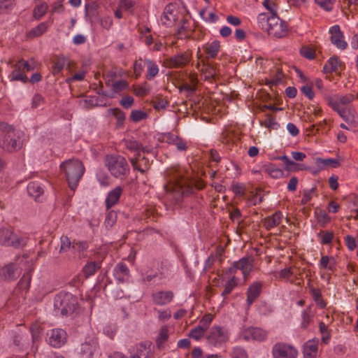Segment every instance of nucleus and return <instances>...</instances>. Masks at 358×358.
Listing matches in <instances>:
<instances>
[{"label": "nucleus", "mask_w": 358, "mask_h": 358, "mask_svg": "<svg viewBox=\"0 0 358 358\" xmlns=\"http://www.w3.org/2000/svg\"><path fill=\"white\" fill-rule=\"evenodd\" d=\"M213 320V315L211 314L205 315L199 321V325L206 331L208 329Z\"/></svg>", "instance_id": "63"}, {"label": "nucleus", "mask_w": 358, "mask_h": 358, "mask_svg": "<svg viewBox=\"0 0 358 358\" xmlns=\"http://www.w3.org/2000/svg\"><path fill=\"white\" fill-rule=\"evenodd\" d=\"M315 1L324 10L331 11L333 9L336 0H315Z\"/></svg>", "instance_id": "54"}, {"label": "nucleus", "mask_w": 358, "mask_h": 358, "mask_svg": "<svg viewBox=\"0 0 358 358\" xmlns=\"http://www.w3.org/2000/svg\"><path fill=\"white\" fill-rule=\"evenodd\" d=\"M88 247L89 245L87 241H73L72 243V248L79 252L85 251Z\"/></svg>", "instance_id": "64"}, {"label": "nucleus", "mask_w": 358, "mask_h": 358, "mask_svg": "<svg viewBox=\"0 0 358 358\" xmlns=\"http://www.w3.org/2000/svg\"><path fill=\"white\" fill-rule=\"evenodd\" d=\"M28 194L34 199L38 198L43 192V189L38 182H30L27 185Z\"/></svg>", "instance_id": "34"}, {"label": "nucleus", "mask_w": 358, "mask_h": 358, "mask_svg": "<svg viewBox=\"0 0 358 358\" xmlns=\"http://www.w3.org/2000/svg\"><path fill=\"white\" fill-rule=\"evenodd\" d=\"M131 164L134 169H136L142 173H144L148 169V159L143 157L141 162H144V165H141L136 158H131L130 159Z\"/></svg>", "instance_id": "39"}, {"label": "nucleus", "mask_w": 358, "mask_h": 358, "mask_svg": "<svg viewBox=\"0 0 358 358\" xmlns=\"http://www.w3.org/2000/svg\"><path fill=\"white\" fill-rule=\"evenodd\" d=\"M345 243L349 250L353 251L357 248L356 239L351 235H347L344 238Z\"/></svg>", "instance_id": "61"}, {"label": "nucleus", "mask_w": 358, "mask_h": 358, "mask_svg": "<svg viewBox=\"0 0 358 358\" xmlns=\"http://www.w3.org/2000/svg\"><path fill=\"white\" fill-rule=\"evenodd\" d=\"M101 268V262H89L83 268V272L86 278L95 274V273Z\"/></svg>", "instance_id": "35"}, {"label": "nucleus", "mask_w": 358, "mask_h": 358, "mask_svg": "<svg viewBox=\"0 0 358 358\" xmlns=\"http://www.w3.org/2000/svg\"><path fill=\"white\" fill-rule=\"evenodd\" d=\"M237 282L235 276H231V278L224 285V289L222 291L221 295L225 299L231 291L236 287Z\"/></svg>", "instance_id": "40"}, {"label": "nucleus", "mask_w": 358, "mask_h": 358, "mask_svg": "<svg viewBox=\"0 0 358 358\" xmlns=\"http://www.w3.org/2000/svg\"><path fill=\"white\" fill-rule=\"evenodd\" d=\"M122 190L120 186H117L108 192L106 199V207L107 209H110L118 202L122 195Z\"/></svg>", "instance_id": "25"}, {"label": "nucleus", "mask_w": 358, "mask_h": 358, "mask_svg": "<svg viewBox=\"0 0 358 358\" xmlns=\"http://www.w3.org/2000/svg\"><path fill=\"white\" fill-rule=\"evenodd\" d=\"M173 298L174 293L171 290H159L153 292L151 294L152 303L160 306L169 304Z\"/></svg>", "instance_id": "16"}, {"label": "nucleus", "mask_w": 358, "mask_h": 358, "mask_svg": "<svg viewBox=\"0 0 358 358\" xmlns=\"http://www.w3.org/2000/svg\"><path fill=\"white\" fill-rule=\"evenodd\" d=\"M262 170L273 178H280L283 176V171L271 163L264 165Z\"/></svg>", "instance_id": "32"}, {"label": "nucleus", "mask_w": 358, "mask_h": 358, "mask_svg": "<svg viewBox=\"0 0 358 358\" xmlns=\"http://www.w3.org/2000/svg\"><path fill=\"white\" fill-rule=\"evenodd\" d=\"M310 292L313 297V299L320 308H324L327 306V303L323 299L321 290L317 288H315L313 286H310Z\"/></svg>", "instance_id": "33"}, {"label": "nucleus", "mask_w": 358, "mask_h": 358, "mask_svg": "<svg viewBox=\"0 0 358 358\" xmlns=\"http://www.w3.org/2000/svg\"><path fill=\"white\" fill-rule=\"evenodd\" d=\"M22 146L18 132L7 123L0 122V147L5 151L13 152Z\"/></svg>", "instance_id": "2"}, {"label": "nucleus", "mask_w": 358, "mask_h": 358, "mask_svg": "<svg viewBox=\"0 0 358 358\" xmlns=\"http://www.w3.org/2000/svg\"><path fill=\"white\" fill-rule=\"evenodd\" d=\"M192 57L189 50L179 52L171 57L168 61V65L171 68H182L189 64Z\"/></svg>", "instance_id": "13"}, {"label": "nucleus", "mask_w": 358, "mask_h": 358, "mask_svg": "<svg viewBox=\"0 0 358 358\" xmlns=\"http://www.w3.org/2000/svg\"><path fill=\"white\" fill-rule=\"evenodd\" d=\"M60 169L64 173L71 189L75 190L85 173L83 162L79 159H69L61 164Z\"/></svg>", "instance_id": "3"}, {"label": "nucleus", "mask_w": 358, "mask_h": 358, "mask_svg": "<svg viewBox=\"0 0 358 358\" xmlns=\"http://www.w3.org/2000/svg\"><path fill=\"white\" fill-rule=\"evenodd\" d=\"M109 112L116 118L118 126H122L125 120V113L120 108H111Z\"/></svg>", "instance_id": "46"}, {"label": "nucleus", "mask_w": 358, "mask_h": 358, "mask_svg": "<svg viewBox=\"0 0 358 358\" xmlns=\"http://www.w3.org/2000/svg\"><path fill=\"white\" fill-rule=\"evenodd\" d=\"M169 338V329L167 327L164 326L161 328L158 338L157 339V347L161 349L164 347V343Z\"/></svg>", "instance_id": "41"}, {"label": "nucleus", "mask_w": 358, "mask_h": 358, "mask_svg": "<svg viewBox=\"0 0 358 358\" xmlns=\"http://www.w3.org/2000/svg\"><path fill=\"white\" fill-rule=\"evenodd\" d=\"M262 124L270 129H278L280 126L279 124L275 121V117L271 114L266 115V119L262 123Z\"/></svg>", "instance_id": "45"}, {"label": "nucleus", "mask_w": 358, "mask_h": 358, "mask_svg": "<svg viewBox=\"0 0 358 358\" xmlns=\"http://www.w3.org/2000/svg\"><path fill=\"white\" fill-rule=\"evenodd\" d=\"M318 343L314 340L308 341L303 345V353L304 358H316Z\"/></svg>", "instance_id": "26"}, {"label": "nucleus", "mask_w": 358, "mask_h": 358, "mask_svg": "<svg viewBox=\"0 0 358 358\" xmlns=\"http://www.w3.org/2000/svg\"><path fill=\"white\" fill-rule=\"evenodd\" d=\"M77 305V299L70 293H60L54 300V308L57 313L68 316L73 313Z\"/></svg>", "instance_id": "7"}, {"label": "nucleus", "mask_w": 358, "mask_h": 358, "mask_svg": "<svg viewBox=\"0 0 358 358\" xmlns=\"http://www.w3.org/2000/svg\"><path fill=\"white\" fill-rule=\"evenodd\" d=\"M282 217L283 215L282 212L276 211L272 215L266 217L262 220L263 226L266 230H271L280 224Z\"/></svg>", "instance_id": "23"}, {"label": "nucleus", "mask_w": 358, "mask_h": 358, "mask_svg": "<svg viewBox=\"0 0 358 358\" xmlns=\"http://www.w3.org/2000/svg\"><path fill=\"white\" fill-rule=\"evenodd\" d=\"M205 332V329L197 325L189 331V336L195 341H199L204 336Z\"/></svg>", "instance_id": "47"}, {"label": "nucleus", "mask_w": 358, "mask_h": 358, "mask_svg": "<svg viewBox=\"0 0 358 358\" xmlns=\"http://www.w3.org/2000/svg\"><path fill=\"white\" fill-rule=\"evenodd\" d=\"M320 331L322 334V341L324 343H328L330 340V334L328 332L327 326L322 322L320 323Z\"/></svg>", "instance_id": "59"}, {"label": "nucleus", "mask_w": 358, "mask_h": 358, "mask_svg": "<svg viewBox=\"0 0 358 358\" xmlns=\"http://www.w3.org/2000/svg\"><path fill=\"white\" fill-rule=\"evenodd\" d=\"M220 45L218 41H213L212 43L203 46L205 53L208 58H215L220 50Z\"/></svg>", "instance_id": "31"}, {"label": "nucleus", "mask_w": 358, "mask_h": 358, "mask_svg": "<svg viewBox=\"0 0 358 358\" xmlns=\"http://www.w3.org/2000/svg\"><path fill=\"white\" fill-rule=\"evenodd\" d=\"M274 358H296L298 350L292 345L285 343H277L272 348Z\"/></svg>", "instance_id": "9"}, {"label": "nucleus", "mask_w": 358, "mask_h": 358, "mask_svg": "<svg viewBox=\"0 0 358 358\" xmlns=\"http://www.w3.org/2000/svg\"><path fill=\"white\" fill-rule=\"evenodd\" d=\"M189 21L184 18L183 17L179 20V24L177 29V34L179 37L185 36V31L188 29L189 27Z\"/></svg>", "instance_id": "49"}, {"label": "nucleus", "mask_w": 358, "mask_h": 358, "mask_svg": "<svg viewBox=\"0 0 358 358\" xmlns=\"http://www.w3.org/2000/svg\"><path fill=\"white\" fill-rule=\"evenodd\" d=\"M49 344L54 348H60L67 339L66 332L62 329H53L47 334Z\"/></svg>", "instance_id": "15"}, {"label": "nucleus", "mask_w": 358, "mask_h": 358, "mask_svg": "<svg viewBox=\"0 0 358 358\" xmlns=\"http://www.w3.org/2000/svg\"><path fill=\"white\" fill-rule=\"evenodd\" d=\"M234 264L235 266H236V269L241 271L244 280H247L253 268V257H244L240 259L238 261L234 262Z\"/></svg>", "instance_id": "19"}, {"label": "nucleus", "mask_w": 358, "mask_h": 358, "mask_svg": "<svg viewBox=\"0 0 358 358\" xmlns=\"http://www.w3.org/2000/svg\"><path fill=\"white\" fill-rule=\"evenodd\" d=\"M316 188L312 187L310 189H306L303 192V196L301 199V203L305 205L308 203L312 199V194L315 192Z\"/></svg>", "instance_id": "62"}, {"label": "nucleus", "mask_w": 358, "mask_h": 358, "mask_svg": "<svg viewBox=\"0 0 358 358\" xmlns=\"http://www.w3.org/2000/svg\"><path fill=\"white\" fill-rule=\"evenodd\" d=\"M300 53L304 58L310 60L313 59L315 55V51L308 46H303L301 48Z\"/></svg>", "instance_id": "57"}, {"label": "nucleus", "mask_w": 358, "mask_h": 358, "mask_svg": "<svg viewBox=\"0 0 358 358\" xmlns=\"http://www.w3.org/2000/svg\"><path fill=\"white\" fill-rule=\"evenodd\" d=\"M150 90V85L147 82H144L134 88V94L138 96H145L149 94Z\"/></svg>", "instance_id": "44"}, {"label": "nucleus", "mask_w": 358, "mask_h": 358, "mask_svg": "<svg viewBox=\"0 0 358 358\" xmlns=\"http://www.w3.org/2000/svg\"><path fill=\"white\" fill-rule=\"evenodd\" d=\"M20 274L19 266L15 262L8 263L0 268V278L7 282L15 280Z\"/></svg>", "instance_id": "14"}, {"label": "nucleus", "mask_w": 358, "mask_h": 358, "mask_svg": "<svg viewBox=\"0 0 358 358\" xmlns=\"http://www.w3.org/2000/svg\"><path fill=\"white\" fill-rule=\"evenodd\" d=\"M342 65V62L337 56L330 57L323 67V71L325 73H331L336 72L338 67Z\"/></svg>", "instance_id": "28"}, {"label": "nucleus", "mask_w": 358, "mask_h": 358, "mask_svg": "<svg viewBox=\"0 0 358 358\" xmlns=\"http://www.w3.org/2000/svg\"><path fill=\"white\" fill-rule=\"evenodd\" d=\"M329 106L343 118L347 123L356 124L355 110L351 107L341 106L337 102L329 101Z\"/></svg>", "instance_id": "11"}, {"label": "nucleus", "mask_w": 358, "mask_h": 358, "mask_svg": "<svg viewBox=\"0 0 358 358\" xmlns=\"http://www.w3.org/2000/svg\"><path fill=\"white\" fill-rule=\"evenodd\" d=\"M146 59H143L141 57H139L136 59L134 64V71L136 76V78H138L141 76L144 68L147 66Z\"/></svg>", "instance_id": "42"}, {"label": "nucleus", "mask_w": 358, "mask_h": 358, "mask_svg": "<svg viewBox=\"0 0 358 358\" xmlns=\"http://www.w3.org/2000/svg\"><path fill=\"white\" fill-rule=\"evenodd\" d=\"M152 107L157 110H164L169 105L168 101H166L165 99L162 98V96H156L155 97L152 101Z\"/></svg>", "instance_id": "43"}, {"label": "nucleus", "mask_w": 358, "mask_h": 358, "mask_svg": "<svg viewBox=\"0 0 358 358\" xmlns=\"http://www.w3.org/2000/svg\"><path fill=\"white\" fill-rule=\"evenodd\" d=\"M48 6L46 3L37 5L34 10V16L36 20H40L47 12Z\"/></svg>", "instance_id": "48"}, {"label": "nucleus", "mask_w": 358, "mask_h": 358, "mask_svg": "<svg viewBox=\"0 0 358 358\" xmlns=\"http://www.w3.org/2000/svg\"><path fill=\"white\" fill-rule=\"evenodd\" d=\"M230 356L231 358H248L246 350L241 347H234L231 353Z\"/></svg>", "instance_id": "51"}, {"label": "nucleus", "mask_w": 358, "mask_h": 358, "mask_svg": "<svg viewBox=\"0 0 358 358\" xmlns=\"http://www.w3.org/2000/svg\"><path fill=\"white\" fill-rule=\"evenodd\" d=\"M240 337L246 341L262 342L266 340L268 332L260 327H250L241 332Z\"/></svg>", "instance_id": "10"}, {"label": "nucleus", "mask_w": 358, "mask_h": 358, "mask_svg": "<svg viewBox=\"0 0 358 358\" xmlns=\"http://www.w3.org/2000/svg\"><path fill=\"white\" fill-rule=\"evenodd\" d=\"M71 61L64 56H57L52 61V73L54 75L60 73L66 66L67 69L71 68Z\"/></svg>", "instance_id": "24"}, {"label": "nucleus", "mask_w": 358, "mask_h": 358, "mask_svg": "<svg viewBox=\"0 0 358 358\" xmlns=\"http://www.w3.org/2000/svg\"><path fill=\"white\" fill-rule=\"evenodd\" d=\"M49 25L46 22L40 23L36 27L31 29L27 34V36L29 38H34L43 35L48 30Z\"/></svg>", "instance_id": "30"}, {"label": "nucleus", "mask_w": 358, "mask_h": 358, "mask_svg": "<svg viewBox=\"0 0 358 358\" xmlns=\"http://www.w3.org/2000/svg\"><path fill=\"white\" fill-rule=\"evenodd\" d=\"M151 343H141L134 346L129 351L131 358H149L151 354Z\"/></svg>", "instance_id": "20"}, {"label": "nucleus", "mask_w": 358, "mask_h": 358, "mask_svg": "<svg viewBox=\"0 0 358 358\" xmlns=\"http://www.w3.org/2000/svg\"><path fill=\"white\" fill-rule=\"evenodd\" d=\"M97 348V339L94 336H88L80 345V353L83 358H92V356Z\"/></svg>", "instance_id": "17"}, {"label": "nucleus", "mask_w": 358, "mask_h": 358, "mask_svg": "<svg viewBox=\"0 0 358 358\" xmlns=\"http://www.w3.org/2000/svg\"><path fill=\"white\" fill-rule=\"evenodd\" d=\"M29 237L26 235L15 234L8 228H0V245L3 247H12L15 249L24 248L29 241Z\"/></svg>", "instance_id": "5"}, {"label": "nucleus", "mask_w": 358, "mask_h": 358, "mask_svg": "<svg viewBox=\"0 0 358 358\" xmlns=\"http://www.w3.org/2000/svg\"><path fill=\"white\" fill-rule=\"evenodd\" d=\"M320 268H328L330 271H334L335 268V261L333 257L330 258L329 256H322L320 264Z\"/></svg>", "instance_id": "38"}, {"label": "nucleus", "mask_w": 358, "mask_h": 358, "mask_svg": "<svg viewBox=\"0 0 358 358\" xmlns=\"http://www.w3.org/2000/svg\"><path fill=\"white\" fill-rule=\"evenodd\" d=\"M117 220L116 213L113 210L109 211L105 218L104 224L106 227H112Z\"/></svg>", "instance_id": "55"}, {"label": "nucleus", "mask_w": 358, "mask_h": 358, "mask_svg": "<svg viewBox=\"0 0 358 358\" xmlns=\"http://www.w3.org/2000/svg\"><path fill=\"white\" fill-rule=\"evenodd\" d=\"M147 74L146 78L149 80L155 78L159 73V67L155 62L150 59H146Z\"/></svg>", "instance_id": "36"}, {"label": "nucleus", "mask_w": 358, "mask_h": 358, "mask_svg": "<svg viewBox=\"0 0 358 358\" xmlns=\"http://www.w3.org/2000/svg\"><path fill=\"white\" fill-rule=\"evenodd\" d=\"M179 17L180 13L178 6L171 3L164 8L161 21L164 25L170 27L179 19Z\"/></svg>", "instance_id": "12"}, {"label": "nucleus", "mask_w": 358, "mask_h": 358, "mask_svg": "<svg viewBox=\"0 0 358 358\" xmlns=\"http://www.w3.org/2000/svg\"><path fill=\"white\" fill-rule=\"evenodd\" d=\"M329 34H331V43L338 49L345 50L347 48L348 43L344 41V36L341 31L340 26L338 24L334 25L329 28Z\"/></svg>", "instance_id": "18"}, {"label": "nucleus", "mask_w": 358, "mask_h": 358, "mask_svg": "<svg viewBox=\"0 0 358 358\" xmlns=\"http://www.w3.org/2000/svg\"><path fill=\"white\" fill-rule=\"evenodd\" d=\"M124 146L129 151L134 152L136 156L140 155L141 151L148 152L143 145L137 141L131 138L123 140Z\"/></svg>", "instance_id": "27"}, {"label": "nucleus", "mask_w": 358, "mask_h": 358, "mask_svg": "<svg viewBox=\"0 0 358 358\" xmlns=\"http://www.w3.org/2000/svg\"><path fill=\"white\" fill-rule=\"evenodd\" d=\"M193 189V187L182 179L170 182L165 186L166 198L173 204L179 203L182 198L190 194Z\"/></svg>", "instance_id": "4"}, {"label": "nucleus", "mask_w": 358, "mask_h": 358, "mask_svg": "<svg viewBox=\"0 0 358 358\" xmlns=\"http://www.w3.org/2000/svg\"><path fill=\"white\" fill-rule=\"evenodd\" d=\"M353 100L354 96L352 94H348L345 96H342L337 99L329 98L328 102L329 101H333L337 102L339 106H345V105L351 103Z\"/></svg>", "instance_id": "50"}, {"label": "nucleus", "mask_w": 358, "mask_h": 358, "mask_svg": "<svg viewBox=\"0 0 358 358\" xmlns=\"http://www.w3.org/2000/svg\"><path fill=\"white\" fill-rule=\"evenodd\" d=\"M259 27L266 31L269 36L280 38L287 35L288 29L286 23L277 15H269L267 13H260L257 17Z\"/></svg>", "instance_id": "1"}, {"label": "nucleus", "mask_w": 358, "mask_h": 358, "mask_svg": "<svg viewBox=\"0 0 358 358\" xmlns=\"http://www.w3.org/2000/svg\"><path fill=\"white\" fill-rule=\"evenodd\" d=\"M263 284L259 281L253 282L248 288L246 302L250 306L262 292Z\"/></svg>", "instance_id": "21"}, {"label": "nucleus", "mask_w": 358, "mask_h": 358, "mask_svg": "<svg viewBox=\"0 0 358 358\" xmlns=\"http://www.w3.org/2000/svg\"><path fill=\"white\" fill-rule=\"evenodd\" d=\"M148 117V114L141 110H134L130 115V119L134 122H138Z\"/></svg>", "instance_id": "52"}, {"label": "nucleus", "mask_w": 358, "mask_h": 358, "mask_svg": "<svg viewBox=\"0 0 358 358\" xmlns=\"http://www.w3.org/2000/svg\"><path fill=\"white\" fill-rule=\"evenodd\" d=\"M229 338L228 330L222 327L213 326L207 336L208 343L215 347L226 343Z\"/></svg>", "instance_id": "8"}, {"label": "nucleus", "mask_w": 358, "mask_h": 358, "mask_svg": "<svg viewBox=\"0 0 358 358\" xmlns=\"http://www.w3.org/2000/svg\"><path fill=\"white\" fill-rule=\"evenodd\" d=\"M128 86V83L126 80H121L118 81H115L112 85V90L115 92H120L124 89H126Z\"/></svg>", "instance_id": "58"}, {"label": "nucleus", "mask_w": 358, "mask_h": 358, "mask_svg": "<svg viewBox=\"0 0 358 358\" xmlns=\"http://www.w3.org/2000/svg\"><path fill=\"white\" fill-rule=\"evenodd\" d=\"M106 165L111 175L117 178H122L129 173V166L126 159L117 155H108Z\"/></svg>", "instance_id": "6"}, {"label": "nucleus", "mask_w": 358, "mask_h": 358, "mask_svg": "<svg viewBox=\"0 0 358 358\" xmlns=\"http://www.w3.org/2000/svg\"><path fill=\"white\" fill-rule=\"evenodd\" d=\"M174 145L178 152H185L189 148L187 142L180 136L175 141Z\"/></svg>", "instance_id": "56"}, {"label": "nucleus", "mask_w": 358, "mask_h": 358, "mask_svg": "<svg viewBox=\"0 0 358 358\" xmlns=\"http://www.w3.org/2000/svg\"><path fill=\"white\" fill-rule=\"evenodd\" d=\"M135 2L131 0H120L118 7L129 12L131 14H133V8Z\"/></svg>", "instance_id": "53"}, {"label": "nucleus", "mask_w": 358, "mask_h": 358, "mask_svg": "<svg viewBox=\"0 0 358 358\" xmlns=\"http://www.w3.org/2000/svg\"><path fill=\"white\" fill-rule=\"evenodd\" d=\"M316 164L320 169H324L325 166H331L333 168H337L340 166V162L336 159L328 158L322 159L317 158L316 159Z\"/></svg>", "instance_id": "37"}, {"label": "nucleus", "mask_w": 358, "mask_h": 358, "mask_svg": "<svg viewBox=\"0 0 358 358\" xmlns=\"http://www.w3.org/2000/svg\"><path fill=\"white\" fill-rule=\"evenodd\" d=\"M179 136L172 133H165L162 136V141L170 145H174Z\"/></svg>", "instance_id": "60"}, {"label": "nucleus", "mask_w": 358, "mask_h": 358, "mask_svg": "<svg viewBox=\"0 0 358 358\" xmlns=\"http://www.w3.org/2000/svg\"><path fill=\"white\" fill-rule=\"evenodd\" d=\"M113 275L119 282L123 283L129 280L130 271L125 264L120 262L115 266Z\"/></svg>", "instance_id": "22"}, {"label": "nucleus", "mask_w": 358, "mask_h": 358, "mask_svg": "<svg viewBox=\"0 0 358 358\" xmlns=\"http://www.w3.org/2000/svg\"><path fill=\"white\" fill-rule=\"evenodd\" d=\"M10 80H19L24 83L28 82V78L21 68L20 64H15L14 69L10 74Z\"/></svg>", "instance_id": "29"}]
</instances>
